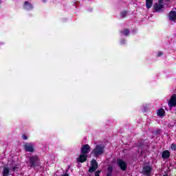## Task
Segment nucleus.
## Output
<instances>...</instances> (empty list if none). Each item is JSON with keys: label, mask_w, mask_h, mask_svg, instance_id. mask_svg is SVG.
Returning <instances> with one entry per match:
<instances>
[{"label": "nucleus", "mask_w": 176, "mask_h": 176, "mask_svg": "<svg viewBox=\"0 0 176 176\" xmlns=\"http://www.w3.org/2000/svg\"><path fill=\"white\" fill-rule=\"evenodd\" d=\"M171 149H172V151H176V144H171Z\"/></svg>", "instance_id": "nucleus-21"}, {"label": "nucleus", "mask_w": 176, "mask_h": 176, "mask_svg": "<svg viewBox=\"0 0 176 176\" xmlns=\"http://www.w3.org/2000/svg\"><path fill=\"white\" fill-rule=\"evenodd\" d=\"M153 170V168L149 165H146L143 166V169L142 171V174L145 176H151L152 174V171Z\"/></svg>", "instance_id": "nucleus-3"}, {"label": "nucleus", "mask_w": 176, "mask_h": 176, "mask_svg": "<svg viewBox=\"0 0 176 176\" xmlns=\"http://www.w3.org/2000/svg\"><path fill=\"white\" fill-rule=\"evenodd\" d=\"M171 155V153L168 151V150H165L162 152V157L164 160H166V159H168Z\"/></svg>", "instance_id": "nucleus-11"}, {"label": "nucleus", "mask_w": 176, "mask_h": 176, "mask_svg": "<svg viewBox=\"0 0 176 176\" xmlns=\"http://www.w3.org/2000/svg\"><path fill=\"white\" fill-rule=\"evenodd\" d=\"M112 173H113V166H109L107 168V176H112Z\"/></svg>", "instance_id": "nucleus-16"}, {"label": "nucleus", "mask_w": 176, "mask_h": 176, "mask_svg": "<svg viewBox=\"0 0 176 176\" xmlns=\"http://www.w3.org/2000/svg\"><path fill=\"white\" fill-rule=\"evenodd\" d=\"M90 151H91L90 145H89V144H84L81 147L80 152L83 155H87V153H89L90 152Z\"/></svg>", "instance_id": "nucleus-8"}, {"label": "nucleus", "mask_w": 176, "mask_h": 176, "mask_svg": "<svg viewBox=\"0 0 176 176\" xmlns=\"http://www.w3.org/2000/svg\"><path fill=\"white\" fill-rule=\"evenodd\" d=\"M104 146L98 144L96 148L91 151V154L94 155V157H98L104 153Z\"/></svg>", "instance_id": "nucleus-2"}, {"label": "nucleus", "mask_w": 176, "mask_h": 176, "mask_svg": "<svg viewBox=\"0 0 176 176\" xmlns=\"http://www.w3.org/2000/svg\"><path fill=\"white\" fill-rule=\"evenodd\" d=\"M61 176H69L67 173H65L63 175H62Z\"/></svg>", "instance_id": "nucleus-26"}, {"label": "nucleus", "mask_w": 176, "mask_h": 176, "mask_svg": "<svg viewBox=\"0 0 176 176\" xmlns=\"http://www.w3.org/2000/svg\"><path fill=\"white\" fill-rule=\"evenodd\" d=\"M87 160V155L81 153L76 159L77 163H85Z\"/></svg>", "instance_id": "nucleus-9"}, {"label": "nucleus", "mask_w": 176, "mask_h": 176, "mask_svg": "<svg viewBox=\"0 0 176 176\" xmlns=\"http://www.w3.org/2000/svg\"><path fill=\"white\" fill-rule=\"evenodd\" d=\"M19 168L17 166H13L12 167V170L13 171H16V170H17Z\"/></svg>", "instance_id": "nucleus-24"}, {"label": "nucleus", "mask_w": 176, "mask_h": 176, "mask_svg": "<svg viewBox=\"0 0 176 176\" xmlns=\"http://www.w3.org/2000/svg\"><path fill=\"white\" fill-rule=\"evenodd\" d=\"M168 105L169 108H173L176 107V94H174L170 96V100H168Z\"/></svg>", "instance_id": "nucleus-7"}, {"label": "nucleus", "mask_w": 176, "mask_h": 176, "mask_svg": "<svg viewBox=\"0 0 176 176\" xmlns=\"http://www.w3.org/2000/svg\"><path fill=\"white\" fill-rule=\"evenodd\" d=\"M29 167L30 168H36V167H39L41 160L38 155H34L29 157Z\"/></svg>", "instance_id": "nucleus-1"}, {"label": "nucleus", "mask_w": 176, "mask_h": 176, "mask_svg": "<svg viewBox=\"0 0 176 176\" xmlns=\"http://www.w3.org/2000/svg\"><path fill=\"white\" fill-rule=\"evenodd\" d=\"M117 166L120 167L122 171H126L127 170V164L122 159L117 160Z\"/></svg>", "instance_id": "nucleus-5"}, {"label": "nucleus", "mask_w": 176, "mask_h": 176, "mask_svg": "<svg viewBox=\"0 0 176 176\" xmlns=\"http://www.w3.org/2000/svg\"><path fill=\"white\" fill-rule=\"evenodd\" d=\"M163 176H168V174L166 173V175H164Z\"/></svg>", "instance_id": "nucleus-27"}, {"label": "nucleus", "mask_w": 176, "mask_h": 176, "mask_svg": "<svg viewBox=\"0 0 176 176\" xmlns=\"http://www.w3.org/2000/svg\"><path fill=\"white\" fill-rule=\"evenodd\" d=\"M10 173V170L8 168H5L3 171V176H9V174Z\"/></svg>", "instance_id": "nucleus-18"}, {"label": "nucleus", "mask_w": 176, "mask_h": 176, "mask_svg": "<svg viewBox=\"0 0 176 176\" xmlns=\"http://www.w3.org/2000/svg\"><path fill=\"white\" fill-rule=\"evenodd\" d=\"M47 1V0H43V2H46Z\"/></svg>", "instance_id": "nucleus-28"}, {"label": "nucleus", "mask_w": 176, "mask_h": 176, "mask_svg": "<svg viewBox=\"0 0 176 176\" xmlns=\"http://www.w3.org/2000/svg\"><path fill=\"white\" fill-rule=\"evenodd\" d=\"M164 0H158V3H162Z\"/></svg>", "instance_id": "nucleus-25"}, {"label": "nucleus", "mask_w": 176, "mask_h": 176, "mask_svg": "<svg viewBox=\"0 0 176 176\" xmlns=\"http://www.w3.org/2000/svg\"><path fill=\"white\" fill-rule=\"evenodd\" d=\"M121 34H122V35H124L125 36H129V35H130V31L129 30V29H125L121 31Z\"/></svg>", "instance_id": "nucleus-17"}, {"label": "nucleus", "mask_w": 176, "mask_h": 176, "mask_svg": "<svg viewBox=\"0 0 176 176\" xmlns=\"http://www.w3.org/2000/svg\"><path fill=\"white\" fill-rule=\"evenodd\" d=\"M139 146H140V147H141V146H142V145H139Z\"/></svg>", "instance_id": "nucleus-29"}, {"label": "nucleus", "mask_w": 176, "mask_h": 176, "mask_svg": "<svg viewBox=\"0 0 176 176\" xmlns=\"http://www.w3.org/2000/svg\"><path fill=\"white\" fill-rule=\"evenodd\" d=\"M23 149L25 152L34 153V152H35V145H34L33 143H25L23 146Z\"/></svg>", "instance_id": "nucleus-4"}, {"label": "nucleus", "mask_w": 176, "mask_h": 176, "mask_svg": "<svg viewBox=\"0 0 176 176\" xmlns=\"http://www.w3.org/2000/svg\"><path fill=\"white\" fill-rule=\"evenodd\" d=\"M157 115L160 118H163V116H164L166 115V111H164V109L163 108H160L157 110Z\"/></svg>", "instance_id": "nucleus-14"}, {"label": "nucleus", "mask_w": 176, "mask_h": 176, "mask_svg": "<svg viewBox=\"0 0 176 176\" xmlns=\"http://www.w3.org/2000/svg\"><path fill=\"white\" fill-rule=\"evenodd\" d=\"M21 139L23 140H28V137H27V135L23 134L21 136Z\"/></svg>", "instance_id": "nucleus-20"}, {"label": "nucleus", "mask_w": 176, "mask_h": 176, "mask_svg": "<svg viewBox=\"0 0 176 176\" xmlns=\"http://www.w3.org/2000/svg\"><path fill=\"white\" fill-rule=\"evenodd\" d=\"M23 8L24 9H25V10H32V9L34 8V6H32V4L30 3V2L25 1Z\"/></svg>", "instance_id": "nucleus-13"}, {"label": "nucleus", "mask_w": 176, "mask_h": 176, "mask_svg": "<svg viewBox=\"0 0 176 176\" xmlns=\"http://www.w3.org/2000/svg\"><path fill=\"white\" fill-rule=\"evenodd\" d=\"M163 8H164V6L160 3H155L154 5V9L155 12H162V9H163Z\"/></svg>", "instance_id": "nucleus-12"}, {"label": "nucleus", "mask_w": 176, "mask_h": 176, "mask_svg": "<svg viewBox=\"0 0 176 176\" xmlns=\"http://www.w3.org/2000/svg\"><path fill=\"white\" fill-rule=\"evenodd\" d=\"M98 168V163L94 159L91 161V167L89 169V173H94Z\"/></svg>", "instance_id": "nucleus-6"}, {"label": "nucleus", "mask_w": 176, "mask_h": 176, "mask_svg": "<svg viewBox=\"0 0 176 176\" xmlns=\"http://www.w3.org/2000/svg\"><path fill=\"white\" fill-rule=\"evenodd\" d=\"M153 5V0H146V8L147 9H151Z\"/></svg>", "instance_id": "nucleus-15"}, {"label": "nucleus", "mask_w": 176, "mask_h": 176, "mask_svg": "<svg viewBox=\"0 0 176 176\" xmlns=\"http://www.w3.org/2000/svg\"><path fill=\"white\" fill-rule=\"evenodd\" d=\"M164 54L163 53V52H159L158 54H157V57H162V56H163Z\"/></svg>", "instance_id": "nucleus-22"}, {"label": "nucleus", "mask_w": 176, "mask_h": 176, "mask_svg": "<svg viewBox=\"0 0 176 176\" xmlns=\"http://www.w3.org/2000/svg\"><path fill=\"white\" fill-rule=\"evenodd\" d=\"M168 19L170 21H175L176 20V12L175 10H171L168 14Z\"/></svg>", "instance_id": "nucleus-10"}, {"label": "nucleus", "mask_w": 176, "mask_h": 176, "mask_svg": "<svg viewBox=\"0 0 176 176\" xmlns=\"http://www.w3.org/2000/svg\"><path fill=\"white\" fill-rule=\"evenodd\" d=\"M121 16L123 18L126 17V16H127V11H122V12H121Z\"/></svg>", "instance_id": "nucleus-19"}, {"label": "nucleus", "mask_w": 176, "mask_h": 176, "mask_svg": "<svg viewBox=\"0 0 176 176\" xmlns=\"http://www.w3.org/2000/svg\"><path fill=\"white\" fill-rule=\"evenodd\" d=\"M100 173H101V170H100L95 172V176H100Z\"/></svg>", "instance_id": "nucleus-23"}]
</instances>
